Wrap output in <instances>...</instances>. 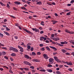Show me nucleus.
Masks as SVG:
<instances>
[{
	"label": "nucleus",
	"instance_id": "47",
	"mask_svg": "<svg viewBox=\"0 0 74 74\" xmlns=\"http://www.w3.org/2000/svg\"><path fill=\"white\" fill-rule=\"evenodd\" d=\"M18 27L19 29H20V30H21L22 29V28L20 26H18Z\"/></svg>",
	"mask_w": 74,
	"mask_h": 74
},
{
	"label": "nucleus",
	"instance_id": "54",
	"mask_svg": "<svg viewBox=\"0 0 74 74\" xmlns=\"http://www.w3.org/2000/svg\"><path fill=\"white\" fill-rule=\"evenodd\" d=\"M71 5V4H67V6H69V7H70Z\"/></svg>",
	"mask_w": 74,
	"mask_h": 74
},
{
	"label": "nucleus",
	"instance_id": "44",
	"mask_svg": "<svg viewBox=\"0 0 74 74\" xmlns=\"http://www.w3.org/2000/svg\"><path fill=\"white\" fill-rule=\"evenodd\" d=\"M39 46H40V47H43L44 45H43V44H40L39 45Z\"/></svg>",
	"mask_w": 74,
	"mask_h": 74
},
{
	"label": "nucleus",
	"instance_id": "51",
	"mask_svg": "<svg viewBox=\"0 0 74 74\" xmlns=\"http://www.w3.org/2000/svg\"><path fill=\"white\" fill-rule=\"evenodd\" d=\"M69 65H70V66H71V65H72V62H69Z\"/></svg>",
	"mask_w": 74,
	"mask_h": 74
},
{
	"label": "nucleus",
	"instance_id": "21",
	"mask_svg": "<svg viewBox=\"0 0 74 74\" xmlns=\"http://www.w3.org/2000/svg\"><path fill=\"white\" fill-rule=\"evenodd\" d=\"M39 71H42V72H45V71H46V70L44 69H41Z\"/></svg>",
	"mask_w": 74,
	"mask_h": 74
},
{
	"label": "nucleus",
	"instance_id": "19",
	"mask_svg": "<svg viewBox=\"0 0 74 74\" xmlns=\"http://www.w3.org/2000/svg\"><path fill=\"white\" fill-rule=\"evenodd\" d=\"M11 56H16V54L14 53H12L11 54Z\"/></svg>",
	"mask_w": 74,
	"mask_h": 74
},
{
	"label": "nucleus",
	"instance_id": "20",
	"mask_svg": "<svg viewBox=\"0 0 74 74\" xmlns=\"http://www.w3.org/2000/svg\"><path fill=\"white\" fill-rule=\"evenodd\" d=\"M32 45V44L30 43H28L27 44V47H30V45Z\"/></svg>",
	"mask_w": 74,
	"mask_h": 74
},
{
	"label": "nucleus",
	"instance_id": "31",
	"mask_svg": "<svg viewBox=\"0 0 74 74\" xmlns=\"http://www.w3.org/2000/svg\"><path fill=\"white\" fill-rule=\"evenodd\" d=\"M54 58L56 61V60L58 59V57H54Z\"/></svg>",
	"mask_w": 74,
	"mask_h": 74
},
{
	"label": "nucleus",
	"instance_id": "9",
	"mask_svg": "<svg viewBox=\"0 0 74 74\" xmlns=\"http://www.w3.org/2000/svg\"><path fill=\"white\" fill-rule=\"evenodd\" d=\"M18 48L20 49V51L21 52H23V48L21 47H18Z\"/></svg>",
	"mask_w": 74,
	"mask_h": 74
},
{
	"label": "nucleus",
	"instance_id": "48",
	"mask_svg": "<svg viewBox=\"0 0 74 74\" xmlns=\"http://www.w3.org/2000/svg\"><path fill=\"white\" fill-rule=\"evenodd\" d=\"M64 44H68V42L66 41H64Z\"/></svg>",
	"mask_w": 74,
	"mask_h": 74
},
{
	"label": "nucleus",
	"instance_id": "40",
	"mask_svg": "<svg viewBox=\"0 0 74 74\" xmlns=\"http://www.w3.org/2000/svg\"><path fill=\"white\" fill-rule=\"evenodd\" d=\"M64 12H69L70 11V10H64Z\"/></svg>",
	"mask_w": 74,
	"mask_h": 74
},
{
	"label": "nucleus",
	"instance_id": "28",
	"mask_svg": "<svg viewBox=\"0 0 74 74\" xmlns=\"http://www.w3.org/2000/svg\"><path fill=\"white\" fill-rule=\"evenodd\" d=\"M0 4L1 5H3L4 6H5V5L4 4H3V3H2L1 2H0Z\"/></svg>",
	"mask_w": 74,
	"mask_h": 74
},
{
	"label": "nucleus",
	"instance_id": "39",
	"mask_svg": "<svg viewBox=\"0 0 74 74\" xmlns=\"http://www.w3.org/2000/svg\"><path fill=\"white\" fill-rule=\"evenodd\" d=\"M47 67H52V65L51 64H48Z\"/></svg>",
	"mask_w": 74,
	"mask_h": 74
},
{
	"label": "nucleus",
	"instance_id": "38",
	"mask_svg": "<svg viewBox=\"0 0 74 74\" xmlns=\"http://www.w3.org/2000/svg\"><path fill=\"white\" fill-rule=\"evenodd\" d=\"M6 29L7 31H10V29L8 28V27H6Z\"/></svg>",
	"mask_w": 74,
	"mask_h": 74
},
{
	"label": "nucleus",
	"instance_id": "37",
	"mask_svg": "<svg viewBox=\"0 0 74 74\" xmlns=\"http://www.w3.org/2000/svg\"><path fill=\"white\" fill-rule=\"evenodd\" d=\"M68 70H69V71H73V69L71 68H69L68 69Z\"/></svg>",
	"mask_w": 74,
	"mask_h": 74
},
{
	"label": "nucleus",
	"instance_id": "2",
	"mask_svg": "<svg viewBox=\"0 0 74 74\" xmlns=\"http://www.w3.org/2000/svg\"><path fill=\"white\" fill-rule=\"evenodd\" d=\"M24 64H26V65H28V66H32V64L30 63V62H27V61H24L23 62Z\"/></svg>",
	"mask_w": 74,
	"mask_h": 74
},
{
	"label": "nucleus",
	"instance_id": "4",
	"mask_svg": "<svg viewBox=\"0 0 74 74\" xmlns=\"http://www.w3.org/2000/svg\"><path fill=\"white\" fill-rule=\"evenodd\" d=\"M49 64H52L53 62V59L52 58H50L49 59Z\"/></svg>",
	"mask_w": 74,
	"mask_h": 74
},
{
	"label": "nucleus",
	"instance_id": "14",
	"mask_svg": "<svg viewBox=\"0 0 74 74\" xmlns=\"http://www.w3.org/2000/svg\"><path fill=\"white\" fill-rule=\"evenodd\" d=\"M50 47V48H51L53 49H54V51H57V49L56 48H55V47Z\"/></svg>",
	"mask_w": 74,
	"mask_h": 74
},
{
	"label": "nucleus",
	"instance_id": "62",
	"mask_svg": "<svg viewBox=\"0 0 74 74\" xmlns=\"http://www.w3.org/2000/svg\"><path fill=\"white\" fill-rule=\"evenodd\" d=\"M32 73H36V71L34 70H32Z\"/></svg>",
	"mask_w": 74,
	"mask_h": 74
},
{
	"label": "nucleus",
	"instance_id": "60",
	"mask_svg": "<svg viewBox=\"0 0 74 74\" xmlns=\"http://www.w3.org/2000/svg\"><path fill=\"white\" fill-rule=\"evenodd\" d=\"M51 36L52 37H54L55 36V35H54V34H52L51 35Z\"/></svg>",
	"mask_w": 74,
	"mask_h": 74
},
{
	"label": "nucleus",
	"instance_id": "61",
	"mask_svg": "<svg viewBox=\"0 0 74 74\" xmlns=\"http://www.w3.org/2000/svg\"><path fill=\"white\" fill-rule=\"evenodd\" d=\"M23 2H24V3H26V1L25 0H21Z\"/></svg>",
	"mask_w": 74,
	"mask_h": 74
},
{
	"label": "nucleus",
	"instance_id": "10",
	"mask_svg": "<svg viewBox=\"0 0 74 74\" xmlns=\"http://www.w3.org/2000/svg\"><path fill=\"white\" fill-rule=\"evenodd\" d=\"M51 22H53V24L54 25L56 24V23L58 22V21L54 20H51Z\"/></svg>",
	"mask_w": 74,
	"mask_h": 74
},
{
	"label": "nucleus",
	"instance_id": "29",
	"mask_svg": "<svg viewBox=\"0 0 74 74\" xmlns=\"http://www.w3.org/2000/svg\"><path fill=\"white\" fill-rule=\"evenodd\" d=\"M37 55H40L41 54V53L40 52H37Z\"/></svg>",
	"mask_w": 74,
	"mask_h": 74
},
{
	"label": "nucleus",
	"instance_id": "8",
	"mask_svg": "<svg viewBox=\"0 0 74 74\" xmlns=\"http://www.w3.org/2000/svg\"><path fill=\"white\" fill-rule=\"evenodd\" d=\"M14 4L16 5H19L21 4L20 2L16 1L14 2Z\"/></svg>",
	"mask_w": 74,
	"mask_h": 74
},
{
	"label": "nucleus",
	"instance_id": "33",
	"mask_svg": "<svg viewBox=\"0 0 74 74\" xmlns=\"http://www.w3.org/2000/svg\"><path fill=\"white\" fill-rule=\"evenodd\" d=\"M4 36V35L3 34L1 33H0V37H3Z\"/></svg>",
	"mask_w": 74,
	"mask_h": 74
},
{
	"label": "nucleus",
	"instance_id": "32",
	"mask_svg": "<svg viewBox=\"0 0 74 74\" xmlns=\"http://www.w3.org/2000/svg\"><path fill=\"white\" fill-rule=\"evenodd\" d=\"M65 54L66 55H69V56H70V55H71V54H70L69 53H68V52L66 53H65Z\"/></svg>",
	"mask_w": 74,
	"mask_h": 74
},
{
	"label": "nucleus",
	"instance_id": "42",
	"mask_svg": "<svg viewBox=\"0 0 74 74\" xmlns=\"http://www.w3.org/2000/svg\"><path fill=\"white\" fill-rule=\"evenodd\" d=\"M30 69H34V66H31L30 67Z\"/></svg>",
	"mask_w": 74,
	"mask_h": 74
},
{
	"label": "nucleus",
	"instance_id": "25",
	"mask_svg": "<svg viewBox=\"0 0 74 74\" xmlns=\"http://www.w3.org/2000/svg\"><path fill=\"white\" fill-rule=\"evenodd\" d=\"M2 55H6V52H2Z\"/></svg>",
	"mask_w": 74,
	"mask_h": 74
},
{
	"label": "nucleus",
	"instance_id": "63",
	"mask_svg": "<svg viewBox=\"0 0 74 74\" xmlns=\"http://www.w3.org/2000/svg\"><path fill=\"white\" fill-rule=\"evenodd\" d=\"M15 25L16 26H18L19 25V24L18 23H16V24H15Z\"/></svg>",
	"mask_w": 74,
	"mask_h": 74
},
{
	"label": "nucleus",
	"instance_id": "45",
	"mask_svg": "<svg viewBox=\"0 0 74 74\" xmlns=\"http://www.w3.org/2000/svg\"><path fill=\"white\" fill-rule=\"evenodd\" d=\"M30 3H31V2L27 1V3L28 4H30Z\"/></svg>",
	"mask_w": 74,
	"mask_h": 74
},
{
	"label": "nucleus",
	"instance_id": "7",
	"mask_svg": "<svg viewBox=\"0 0 74 74\" xmlns=\"http://www.w3.org/2000/svg\"><path fill=\"white\" fill-rule=\"evenodd\" d=\"M40 40L41 41H42L43 40H47V38H46L45 37H44L43 36H41L40 38Z\"/></svg>",
	"mask_w": 74,
	"mask_h": 74
},
{
	"label": "nucleus",
	"instance_id": "30",
	"mask_svg": "<svg viewBox=\"0 0 74 74\" xmlns=\"http://www.w3.org/2000/svg\"><path fill=\"white\" fill-rule=\"evenodd\" d=\"M65 31L66 33H69V30H67V29L65 30Z\"/></svg>",
	"mask_w": 74,
	"mask_h": 74
},
{
	"label": "nucleus",
	"instance_id": "18",
	"mask_svg": "<svg viewBox=\"0 0 74 74\" xmlns=\"http://www.w3.org/2000/svg\"><path fill=\"white\" fill-rule=\"evenodd\" d=\"M46 49L47 50V51H51V49L49 48V47H46Z\"/></svg>",
	"mask_w": 74,
	"mask_h": 74
},
{
	"label": "nucleus",
	"instance_id": "64",
	"mask_svg": "<svg viewBox=\"0 0 74 74\" xmlns=\"http://www.w3.org/2000/svg\"><path fill=\"white\" fill-rule=\"evenodd\" d=\"M53 55H56V54H57V52H54L53 53Z\"/></svg>",
	"mask_w": 74,
	"mask_h": 74
},
{
	"label": "nucleus",
	"instance_id": "57",
	"mask_svg": "<svg viewBox=\"0 0 74 74\" xmlns=\"http://www.w3.org/2000/svg\"><path fill=\"white\" fill-rule=\"evenodd\" d=\"M39 29L40 30H42V28L41 27H40L39 28Z\"/></svg>",
	"mask_w": 74,
	"mask_h": 74
},
{
	"label": "nucleus",
	"instance_id": "12",
	"mask_svg": "<svg viewBox=\"0 0 74 74\" xmlns=\"http://www.w3.org/2000/svg\"><path fill=\"white\" fill-rule=\"evenodd\" d=\"M55 44H56V45H58V46H60V47H63V45L58 44L57 42H56Z\"/></svg>",
	"mask_w": 74,
	"mask_h": 74
},
{
	"label": "nucleus",
	"instance_id": "24",
	"mask_svg": "<svg viewBox=\"0 0 74 74\" xmlns=\"http://www.w3.org/2000/svg\"><path fill=\"white\" fill-rule=\"evenodd\" d=\"M6 7L8 8H10V5H9V4L8 3L7 4Z\"/></svg>",
	"mask_w": 74,
	"mask_h": 74
},
{
	"label": "nucleus",
	"instance_id": "36",
	"mask_svg": "<svg viewBox=\"0 0 74 74\" xmlns=\"http://www.w3.org/2000/svg\"><path fill=\"white\" fill-rule=\"evenodd\" d=\"M32 55L35 56L36 55V53L34 52H32Z\"/></svg>",
	"mask_w": 74,
	"mask_h": 74
},
{
	"label": "nucleus",
	"instance_id": "56",
	"mask_svg": "<svg viewBox=\"0 0 74 74\" xmlns=\"http://www.w3.org/2000/svg\"><path fill=\"white\" fill-rule=\"evenodd\" d=\"M41 50L43 51H45V49H44V47H43L41 49Z\"/></svg>",
	"mask_w": 74,
	"mask_h": 74
},
{
	"label": "nucleus",
	"instance_id": "13",
	"mask_svg": "<svg viewBox=\"0 0 74 74\" xmlns=\"http://www.w3.org/2000/svg\"><path fill=\"white\" fill-rule=\"evenodd\" d=\"M49 73H52L53 71L51 69H47L46 70Z\"/></svg>",
	"mask_w": 74,
	"mask_h": 74
},
{
	"label": "nucleus",
	"instance_id": "22",
	"mask_svg": "<svg viewBox=\"0 0 74 74\" xmlns=\"http://www.w3.org/2000/svg\"><path fill=\"white\" fill-rule=\"evenodd\" d=\"M61 51L62 52L64 53H66V51L64 49H62L61 50Z\"/></svg>",
	"mask_w": 74,
	"mask_h": 74
},
{
	"label": "nucleus",
	"instance_id": "50",
	"mask_svg": "<svg viewBox=\"0 0 74 74\" xmlns=\"http://www.w3.org/2000/svg\"><path fill=\"white\" fill-rule=\"evenodd\" d=\"M33 49H34V48H33V47H32L31 48L30 50L31 51H33Z\"/></svg>",
	"mask_w": 74,
	"mask_h": 74
},
{
	"label": "nucleus",
	"instance_id": "1",
	"mask_svg": "<svg viewBox=\"0 0 74 74\" xmlns=\"http://www.w3.org/2000/svg\"><path fill=\"white\" fill-rule=\"evenodd\" d=\"M10 50H12V51H14V52H18V50L14 47H10Z\"/></svg>",
	"mask_w": 74,
	"mask_h": 74
},
{
	"label": "nucleus",
	"instance_id": "15",
	"mask_svg": "<svg viewBox=\"0 0 74 74\" xmlns=\"http://www.w3.org/2000/svg\"><path fill=\"white\" fill-rule=\"evenodd\" d=\"M36 4L38 5H41L42 4V2L41 1H39L36 3Z\"/></svg>",
	"mask_w": 74,
	"mask_h": 74
},
{
	"label": "nucleus",
	"instance_id": "49",
	"mask_svg": "<svg viewBox=\"0 0 74 74\" xmlns=\"http://www.w3.org/2000/svg\"><path fill=\"white\" fill-rule=\"evenodd\" d=\"M40 34H43V33H44V31H42L40 32Z\"/></svg>",
	"mask_w": 74,
	"mask_h": 74
},
{
	"label": "nucleus",
	"instance_id": "17",
	"mask_svg": "<svg viewBox=\"0 0 74 74\" xmlns=\"http://www.w3.org/2000/svg\"><path fill=\"white\" fill-rule=\"evenodd\" d=\"M46 3L49 5H52V4H51V2H47Z\"/></svg>",
	"mask_w": 74,
	"mask_h": 74
},
{
	"label": "nucleus",
	"instance_id": "6",
	"mask_svg": "<svg viewBox=\"0 0 74 74\" xmlns=\"http://www.w3.org/2000/svg\"><path fill=\"white\" fill-rule=\"evenodd\" d=\"M43 56L45 59L46 60H48V55H47V54H44L43 55Z\"/></svg>",
	"mask_w": 74,
	"mask_h": 74
},
{
	"label": "nucleus",
	"instance_id": "53",
	"mask_svg": "<svg viewBox=\"0 0 74 74\" xmlns=\"http://www.w3.org/2000/svg\"><path fill=\"white\" fill-rule=\"evenodd\" d=\"M0 45L1 46H2V47H4V45L1 44V43L0 42Z\"/></svg>",
	"mask_w": 74,
	"mask_h": 74
},
{
	"label": "nucleus",
	"instance_id": "27",
	"mask_svg": "<svg viewBox=\"0 0 74 74\" xmlns=\"http://www.w3.org/2000/svg\"><path fill=\"white\" fill-rule=\"evenodd\" d=\"M21 9L22 10H27V9L26 8L24 7H21Z\"/></svg>",
	"mask_w": 74,
	"mask_h": 74
},
{
	"label": "nucleus",
	"instance_id": "11",
	"mask_svg": "<svg viewBox=\"0 0 74 74\" xmlns=\"http://www.w3.org/2000/svg\"><path fill=\"white\" fill-rule=\"evenodd\" d=\"M32 61L33 62H40V60L37 59H33Z\"/></svg>",
	"mask_w": 74,
	"mask_h": 74
},
{
	"label": "nucleus",
	"instance_id": "5",
	"mask_svg": "<svg viewBox=\"0 0 74 74\" xmlns=\"http://www.w3.org/2000/svg\"><path fill=\"white\" fill-rule=\"evenodd\" d=\"M24 57L25 58H26V59H29V60H31V59H32V58L28 56V55L26 54L25 55Z\"/></svg>",
	"mask_w": 74,
	"mask_h": 74
},
{
	"label": "nucleus",
	"instance_id": "43",
	"mask_svg": "<svg viewBox=\"0 0 74 74\" xmlns=\"http://www.w3.org/2000/svg\"><path fill=\"white\" fill-rule=\"evenodd\" d=\"M74 3V0H72L70 2V3H71V4H72V3Z\"/></svg>",
	"mask_w": 74,
	"mask_h": 74
},
{
	"label": "nucleus",
	"instance_id": "52",
	"mask_svg": "<svg viewBox=\"0 0 74 74\" xmlns=\"http://www.w3.org/2000/svg\"><path fill=\"white\" fill-rule=\"evenodd\" d=\"M13 9L14 10H15L16 11L17 10V9H16V8H15L14 7L13 8Z\"/></svg>",
	"mask_w": 74,
	"mask_h": 74
},
{
	"label": "nucleus",
	"instance_id": "59",
	"mask_svg": "<svg viewBox=\"0 0 74 74\" xmlns=\"http://www.w3.org/2000/svg\"><path fill=\"white\" fill-rule=\"evenodd\" d=\"M10 59L11 61H12V62L14 61V59H13V58H10Z\"/></svg>",
	"mask_w": 74,
	"mask_h": 74
},
{
	"label": "nucleus",
	"instance_id": "46",
	"mask_svg": "<svg viewBox=\"0 0 74 74\" xmlns=\"http://www.w3.org/2000/svg\"><path fill=\"white\" fill-rule=\"evenodd\" d=\"M4 58H5V59H7V60L8 59V57H7L6 56H5L4 57Z\"/></svg>",
	"mask_w": 74,
	"mask_h": 74
},
{
	"label": "nucleus",
	"instance_id": "23",
	"mask_svg": "<svg viewBox=\"0 0 74 74\" xmlns=\"http://www.w3.org/2000/svg\"><path fill=\"white\" fill-rule=\"evenodd\" d=\"M56 61L58 63H61L62 62V61H60L59 59H58Z\"/></svg>",
	"mask_w": 74,
	"mask_h": 74
},
{
	"label": "nucleus",
	"instance_id": "55",
	"mask_svg": "<svg viewBox=\"0 0 74 74\" xmlns=\"http://www.w3.org/2000/svg\"><path fill=\"white\" fill-rule=\"evenodd\" d=\"M51 4L53 5H56V3L55 2H51Z\"/></svg>",
	"mask_w": 74,
	"mask_h": 74
},
{
	"label": "nucleus",
	"instance_id": "3",
	"mask_svg": "<svg viewBox=\"0 0 74 74\" xmlns=\"http://www.w3.org/2000/svg\"><path fill=\"white\" fill-rule=\"evenodd\" d=\"M23 30H24V31H25V32H27V33H29V34H30L31 35L33 34V33H32V32H30V31H28L26 29H24Z\"/></svg>",
	"mask_w": 74,
	"mask_h": 74
},
{
	"label": "nucleus",
	"instance_id": "35",
	"mask_svg": "<svg viewBox=\"0 0 74 74\" xmlns=\"http://www.w3.org/2000/svg\"><path fill=\"white\" fill-rule=\"evenodd\" d=\"M35 31L36 32H39V29L36 28L35 29Z\"/></svg>",
	"mask_w": 74,
	"mask_h": 74
},
{
	"label": "nucleus",
	"instance_id": "16",
	"mask_svg": "<svg viewBox=\"0 0 74 74\" xmlns=\"http://www.w3.org/2000/svg\"><path fill=\"white\" fill-rule=\"evenodd\" d=\"M4 33L6 35H7V36H10V34H9L7 32H4Z\"/></svg>",
	"mask_w": 74,
	"mask_h": 74
},
{
	"label": "nucleus",
	"instance_id": "34",
	"mask_svg": "<svg viewBox=\"0 0 74 74\" xmlns=\"http://www.w3.org/2000/svg\"><path fill=\"white\" fill-rule=\"evenodd\" d=\"M23 69L26 71L29 70V69L28 68H24Z\"/></svg>",
	"mask_w": 74,
	"mask_h": 74
},
{
	"label": "nucleus",
	"instance_id": "41",
	"mask_svg": "<svg viewBox=\"0 0 74 74\" xmlns=\"http://www.w3.org/2000/svg\"><path fill=\"white\" fill-rule=\"evenodd\" d=\"M11 65H12L13 66V67H14L15 66V64H14V63H11L10 64Z\"/></svg>",
	"mask_w": 74,
	"mask_h": 74
},
{
	"label": "nucleus",
	"instance_id": "26",
	"mask_svg": "<svg viewBox=\"0 0 74 74\" xmlns=\"http://www.w3.org/2000/svg\"><path fill=\"white\" fill-rule=\"evenodd\" d=\"M71 12H69L67 13H66V15H68V16H69V15H70V13Z\"/></svg>",
	"mask_w": 74,
	"mask_h": 74
},
{
	"label": "nucleus",
	"instance_id": "58",
	"mask_svg": "<svg viewBox=\"0 0 74 74\" xmlns=\"http://www.w3.org/2000/svg\"><path fill=\"white\" fill-rule=\"evenodd\" d=\"M71 55H73V56L74 57V52L71 53Z\"/></svg>",
	"mask_w": 74,
	"mask_h": 74
}]
</instances>
